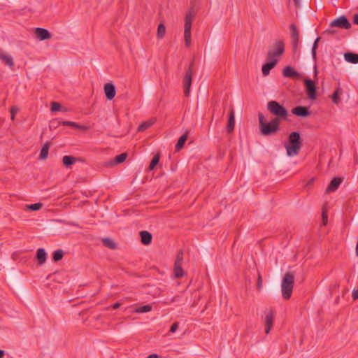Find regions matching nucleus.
Returning a JSON list of instances; mask_svg holds the SVG:
<instances>
[{
  "label": "nucleus",
  "mask_w": 358,
  "mask_h": 358,
  "mask_svg": "<svg viewBox=\"0 0 358 358\" xmlns=\"http://www.w3.org/2000/svg\"><path fill=\"white\" fill-rule=\"evenodd\" d=\"M289 144L285 145L288 156L297 155L301 148L302 143L300 134L297 131H293L288 136Z\"/></svg>",
  "instance_id": "f257e3e1"
},
{
  "label": "nucleus",
  "mask_w": 358,
  "mask_h": 358,
  "mask_svg": "<svg viewBox=\"0 0 358 358\" xmlns=\"http://www.w3.org/2000/svg\"><path fill=\"white\" fill-rule=\"evenodd\" d=\"M259 124L261 132L264 136H268L276 132L279 129L280 122L278 118H273L269 122L265 121L264 116L259 114Z\"/></svg>",
  "instance_id": "f03ea898"
},
{
  "label": "nucleus",
  "mask_w": 358,
  "mask_h": 358,
  "mask_svg": "<svg viewBox=\"0 0 358 358\" xmlns=\"http://www.w3.org/2000/svg\"><path fill=\"white\" fill-rule=\"evenodd\" d=\"M294 273L293 272H287L282 278L281 282L282 296L284 299H290L294 282Z\"/></svg>",
  "instance_id": "7ed1b4c3"
},
{
  "label": "nucleus",
  "mask_w": 358,
  "mask_h": 358,
  "mask_svg": "<svg viewBox=\"0 0 358 358\" xmlns=\"http://www.w3.org/2000/svg\"><path fill=\"white\" fill-rule=\"evenodd\" d=\"M196 15V12L191 9L189 12H187L185 17V25H184V39L185 44L187 47H189L191 45V29L192 22Z\"/></svg>",
  "instance_id": "20e7f679"
},
{
  "label": "nucleus",
  "mask_w": 358,
  "mask_h": 358,
  "mask_svg": "<svg viewBox=\"0 0 358 358\" xmlns=\"http://www.w3.org/2000/svg\"><path fill=\"white\" fill-rule=\"evenodd\" d=\"M267 109L279 122L280 119H286L288 115L287 110L276 101H268Z\"/></svg>",
  "instance_id": "39448f33"
},
{
  "label": "nucleus",
  "mask_w": 358,
  "mask_h": 358,
  "mask_svg": "<svg viewBox=\"0 0 358 358\" xmlns=\"http://www.w3.org/2000/svg\"><path fill=\"white\" fill-rule=\"evenodd\" d=\"M285 52V45L284 43L279 40L275 41L273 45L269 48L268 51L267 52L266 59L267 60H276L277 63L278 62L280 57Z\"/></svg>",
  "instance_id": "423d86ee"
},
{
  "label": "nucleus",
  "mask_w": 358,
  "mask_h": 358,
  "mask_svg": "<svg viewBox=\"0 0 358 358\" xmlns=\"http://www.w3.org/2000/svg\"><path fill=\"white\" fill-rule=\"evenodd\" d=\"M194 62H192L186 69L184 78H183V86L184 93L186 96H189L190 93V87L192 85V76L194 74Z\"/></svg>",
  "instance_id": "0eeeda50"
},
{
  "label": "nucleus",
  "mask_w": 358,
  "mask_h": 358,
  "mask_svg": "<svg viewBox=\"0 0 358 358\" xmlns=\"http://www.w3.org/2000/svg\"><path fill=\"white\" fill-rule=\"evenodd\" d=\"M329 27H338L340 29H348L351 27V24L345 16L341 15L331 21L329 24Z\"/></svg>",
  "instance_id": "6e6552de"
},
{
  "label": "nucleus",
  "mask_w": 358,
  "mask_h": 358,
  "mask_svg": "<svg viewBox=\"0 0 358 358\" xmlns=\"http://www.w3.org/2000/svg\"><path fill=\"white\" fill-rule=\"evenodd\" d=\"M183 261V252L180 250L178 252L174 263V275L176 278H180L184 275V271L182 268Z\"/></svg>",
  "instance_id": "1a4fd4ad"
},
{
  "label": "nucleus",
  "mask_w": 358,
  "mask_h": 358,
  "mask_svg": "<svg viewBox=\"0 0 358 358\" xmlns=\"http://www.w3.org/2000/svg\"><path fill=\"white\" fill-rule=\"evenodd\" d=\"M304 85L306 87L308 97L311 100H315L317 98L315 82L310 79H305Z\"/></svg>",
  "instance_id": "9d476101"
},
{
  "label": "nucleus",
  "mask_w": 358,
  "mask_h": 358,
  "mask_svg": "<svg viewBox=\"0 0 358 358\" xmlns=\"http://www.w3.org/2000/svg\"><path fill=\"white\" fill-rule=\"evenodd\" d=\"M290 31H291V38H292V44L293 47V50L296 52L298 48L299 41V33L297 29L296 26L294 24H292L290 25Z\"/></svg>",
  "instance_id": "9b49d317"
},
{
  "label": "nucleus",
  "mask_w": 358,
  "mask_h": 358,
  "mask_svg": "<svg viewBox=\"0 0 358 358\" xmlns=\"http://www.w3.org/2000/svg\"><path fill=\"white\" fill-rule=\"evenodd\" d=\"M274 317H275V313L273 310H270L264 320V325H265V333L266 334H268L271 331V329L273 327V320H274Z\"/></svg>",
  "instance_id": "f8f14e48"
},
{
  "label": "nucleus",
  "mask_w": 358,
  "mask_h": 358,
  "mask_svg": "<svg viewBox=\"0 0 358 358\" xmlns=\"http://www.w3.org/2000/svg\"><path fill=\"white\" fill-rule=\"evenodd\" d=\"M104 92L107 99L112 100L116 94L115 85L111 83H106L104 85Z\"/></svg>",
  "instance_id": "ddd939ff"
},
{
  "label": "nucleus",
  "mask_w": 358,
  "mask_h": 358,
  "mask_svg": "<svg viewBox=\"0 0 358 358\" xmlns=\"http://www.w3.org/2000/svg\"><path fill=\"white\" fill-rule=\"evenodd\" d=\"M35 34L40 41L47 40L51 38V34L48 30L44 28L38 27L35 29Z\"/></svg>",
  "instance_id": "4468645a"
},
{
  "label": "nucleus",
  "mask_w": 358,
  "mask_h": 358,
  "mask_svg": "<svg viewBox=\"0 0 358 358\" xmlns=\"http://www.w3.org/2000/svg\"><path fill=\"white\" fill-rule=\"evenodd\" d=\"M342 182V179L338 177L334 178L326 189V193L335 192Z\"/></svg>",
  "instance_id": "2eb2a0df"
},
{
  "label": "nucleus",
  "mask_w": 358,
  "mask_h": 358,
  "mask_svg": "<svg viewBox=\"0 0 358 358\" xmlns=\"http://www.w3.org/2000/svg\"><path fill=\"white\" fill-rule=\"evenodd\" d=\"M292 113L298 116L305 117L310 115V112L307 107L305 106H296L292 110Z\"/></svg>",
  "instance_id": "dca6fc26"
},
{
  "label": "nucleus",
  "mask_w": 358,
  "mask_h": 358,
  "mask_svg": "<svg viewBox=\"0 0 358 358\" xmlns=\"http://www.w3.org/2000/svg\"><path fill=\"white\" fill-rule=\"evenodd\" d=\"M268 62L264 64L262 66V74L264 76H266L269 74L270 71L277 64V61L275 59L273 61L268 60Z\"/></svg>",
  "instance_id": "f3484780"
},
{
  "label": "nucleus",
  "mask_w": 358,
  "mask_h": 358,
  "mask_svg": "<svg viewBox=\"0 0 358 358\" xmlns=\"http://www.w3.org/2000/svg\"><path fill=\"white\" fill-rule=\"evenodd\" d=\"M235 126V120H234V110L231 109L229 113V117L228 120V123L226 127V130L227 133H231L233 131Z\"/></svg>",
  "instance_id": "a211bd4d"
},
{
  "label": "nucleus",
  "mask_w": 358,
  "mask_h": 358,
  "mask_svg": "<svg viewBox=\"0 0 358 358\" xmlns=\"http://www.w3.org/2000/svg\"><path fill=\"white\" fill-rule=\"evenodd\" d=\"M283 76L286 78H295L299 76V73L292 66H286L282 71Z\"/></svg>",
  "instance_id": "6ab92c4d"
},
{
  "label": "nucleus",
  "mask_w": 358,
  "mask_h": 358,
  "mask_svg": "<svg viewBox=\"0 0 358 358\" xmlns=\"http://www.w3.org/2000/svg\"><path fill=\"white\" fill-rule=\"evenodd\" d=\"M36 258L38 261V264L42 265L43 264L47 259V253L43 248H39L37 250L36 252Z\"/></svg>",
  "instance_id": "aec40b11"
},
{
  "label": "nucleus",
  "mask_w": 358,
  "mask_h": 358,
  "mask_svg": "<svg viewBox=\"0 0 358 358\" xmlns=\"http://www.w3.org/2000/svg\"><path fill=\"white\" fill-rule=\"evenodd\" d=\"M0 59L10 68L13 69L15 66L13 57L6 54L1 53L0 54Z\"/></svg>",
  "instance_id": "412c9836"
},
{
  "label": "nucleus",
  "mask_w": 358,
  "mask_h": 358,
  "mask_svg": "<svg viewBox=\"0 0 358 358\" xmlns=\"http://www.w3.org/2000/svg\"><path fill=\"white\" fill-rule=\"evenodd\" d=\"M140 236H141V242L144 245H148L151 243L152 236L150 232H148L147 231H142L140 232Z\"/></svg>",
  "instance_id": "4be33fe9"
},
{
  "label": "nucleus",
  "mask_w": 358,
  "mask_h": 358,
  "mask_svg": "<svg viewBox=\"0 0 358 358\" xmlns=\"http://www.w3.org/2000/svg\"><path fill=\"white\" fill-rule=\"evenodd\" d=\"M345 59L351 64H357L358 63V54L352 53V52H347L344 55Z\"/></svg>",
  "instance_id": "5701e85b"
},
{
  "label": "nucleus",
  "mask_w": 358,
  "mask_h": 358,
  "mask_svg": "<svg viewBox=\"0 0 358 358\" xmlns=\"http://www.w3.org/2000/svg\"><path fill=\"white\" fill-rule=\"evenodd\" d=\"M50 145V143H48V142L45 143L43 145V147L41 148V153H40V156H39V159L45 160V159H46L48 158Z\"/></svg>",
  "instance_id": "b1692460"
},
{
  "label": "nucleus",
  "mask_w": 358,
  "mask_h": 358,
  "mask_svg": "<svg viewBox=\"0 0 358 358\" xmlns=\"http://www.w3.org/2000/svg\"><path fill=\"white\" fill-rule=\"evenodd\" d=\"M127 157V154L126 152L122 153L119 155H117L115 158V161H112L109 162L110 166H114L117 164H121L124 162Z\"/></svg>",
  "instance_id": "393cba45"
},
{
  "label": "nucleus",
  "mask_w": 358,
  "mask_h": 358,
  "mask_svg": "<svg viewBox=\"0 0 358 358\" xmlns=\"http://www.w3.org/2000/svg\"><path fill=\"white\" fill-rule=\"evenodd\" d=\"M77 160V158L70 155H65L62 158L63 164L67 167L73 164Z\"/></svg>",
  "instance_id": "a878e982"
},
{
  "label": "nucleus",
  "mask_w": 358,
  "mask_h": 358,
  "mask_svg": "<svg viewBox=\"0 0 358 358\" xmlns=\"http://www.w3.org/2000/svg\"><path fill=\"white\" fill-rule=\"evenodd\" d=\"M187 134H183L182 136H181L176 145V151H179L184 145L185 141H187Z\"/></svg>",
  "instance_id": "bb28decb"
},
{
  "label": "nucleus",
  "mask_w": 358,
  "mask_h": 358,
  "mask_svg": "<svg viewBox=\"0 0 358 358\" xmlns=\"http://www.w3.org/2000/svg\"><path fill=\"white\" fill-rule=\"evenodd\" d=\"M102 243L104 246L106 248H108L110 249L114 250L117 248L115 243L113 241V240L109 238H103L102 239Z\"/></svg>",
  "instance_id": "cd10ccee"
},
{
  "label": "nucleus",
  "mask_w": 358,
  "mask_h": 358,
  "mask_svg": "<svg viewBox=\"0 0 358 358\" xmlns=\"http://www.w3.org/2000/svg\"><path fill=\"white\" fill-rule=\"evenodd\" d=\"M62 124L64 126L71 127H73V128H76V129H83V130H85L86 129L85 127L80 126L78 123H76V122L64 121V122H62Z\"/></svg>",
  "instance_id": "c85d7f7f"
},
{
  "label": "nucleus",
  "mask_w": 358,
  "mask_h": 358,
  "mask_svg": "<svg viewBox=\"0 0 358 358\" xmlns=\"http://www.w3.org/2000/svg\"><path fill=\"white\" fill-rule=\"evenodd\" d=\"M160 159V155L159 153H157L152 158L150 165H149V170L152 171L154 169L155 166L159 163Z\"/></svg>",
  "instance_id": "c756f323"
},
{
  "label": "nucleus",
  "mask_w": 358,
  "mask_h": 358,
  "mask_svg": "<svg viewBox=\"0 0 358 358\" xmlns=\"http://www.w3.org/2000/svg\"><path fill=\"white\" fill-rule=\"evenodd\" d=\"M64 256V252L61 249L55 250L52 254V259L55 262H58L62 259Z\"/></svg>",
  "instance_id": "7c9ffc66"
},
{
  "label": "nucleus",
  "mask_w": 358,
  "mask_h": 358,
  "mask_svg": "<svg viewBox=\"0 0 358 358\" xmlns=\"http://www.w3.org/2000/svg\"><path fill=\"white\" fill-rule=\"evenodd\" d=\"M166 32V27L164 24L161 23L159 24L157 27V38H162L164 36Z\"/></svg>",
  "instance_id": "2f4dec72"
},
{
  "label": "nucleus",
  "mask_w": 358,
  "mask_h": 358,
  "mask_svg": "<svg viewBox=\"0 0 358 358\" xmlns=\"http://www.w3.org/2000/svg\"><path fill=\"white\" fill-rule=\"evenodd\" d=\"M153 124V122L151 121V120H149V121H146V122H144L143 123H141L138 127V131H145V129H148L149 127H150Z\"/></svg>",
  "instance_id": "473e14b6"
},
{
  "label": "nucleus",
  "mask_w": 358,
  "mask_h": 358,
  "mask_svg": "<svg viewBox=\"0 0 358 358\" xmlns=\"http://www.w3.org/2000/svg\"><path fill=\"white\" fill-rule=\"evenodd\" d=\"M151 310H152V306L150 305H143V306L138 307L135 311H136V313H143L150 312Z\"/></svg>",
  "instance_id": "72a5a7b5"
},
{
  "label": "nucleus",
  "mask_w": 358,
  "mask_h": 358,
  "mask_svg": "<svg viewBox=\"0 0 358 358\" xmlns=\"http://www.w3.org/2000/svg\"><path fill=\"white\" fill-rule=\"evenodd\" d=\"M43 206L41 203H36L30 205H27L26 208L30 210L36 211L41 209Z\"/></svg>",
  "instance_id": "f704fd0d"
},
{
  "label": "nucleus",
  "mask_w": 358,
  "mask_h": 358,
  "mask_svg": "<svg viewBox=\"0 0 358 358\" xmlns=\"http://www.w3.org/2000/svg\"><path fill=\"white\" fill-rule=\"evenodd\" d=\"M320 40V37L317 38L313 43V48H312V56L314 59H316V50L317 48V46H318L317 43Z\"/></svg>",
  "instance_id": "c9c22d12"
},
{
  "label": "nucleus",
  "mask_w": 358,
  "mask_h": 358,
  "mask_svg": "<svg viewBox=\"0 0 358 358\" xmlns=\"http://www.w3.org/2000/svg\"><path fill=\"white\" fill-rule=\"evenodd\" d=\"M339 90L340 89L338 88L332 94L331 99L334 103H338L339 101Z\"/></svg>",
  "instance_id": "e433bc0d"
},
{
  "label": "nucleus",
  "mask_w": 358,
  "mask_h": 358,
  "mask_svg": "<svg viewBox=\"0 0 358 358\" xmlns=\"http://www.w3.org/2000/svg\"><path fill=\"white\" fill-rule=\"evenodd\" d=\"M18 108L13 106L10 108V118L12 120H15V114L18 112Z\"/></svg>",
  "instance_id": "4c0bfd02"
},
{
  "label": "nucleus",
  "mask_w": 358,
  "mask_h": 358,
  "mask_svg": "<svg viewBox=\"0 0 358 358\" xmlns=\"http://www.w3.org/2000/svg\"><path fill=\"white\" fill-rule=\"evenodd\" d=\"M61 109V105L57 102H52L51 103V110L58 111Z\"/></svg>",
  "instance_id": "58836bf2"
},
{
  "label": "nucleus",
  "mask_w": 358,
  "mask_h": 358,
  "mask_svg": "<svg viewBox=\"0 0 358 358\" xmlns=\"http://www.w3.org/2000/svg\"><path fill=\"white\" fill-rule=\"evenodd\" d=\"M178 322H174L171 327L170 331L171 333H175L178 328Z\"/></svg>",
  "instance_id": "ea45409f"
},
{
  "label": "nucleus",
  "mask_w": 358,
  "mask_h": 358,
  "mask_svg": "<svg viewBox=\"0 0 358 358\" xmlns=\"http://www.w3.org/2000/svg\"><path fill=\"white\" fill-rule=\"evenodd\" d=\"M322 216L323 224L326 225L327 223V213L323 210Z\"/></svg>",
  "instance_id": "a19ab883"
},
{
  "label": "nucleus",
  "mask_w": 358,
  "mask_h": 358,
  "mask_svg": "<svg viewBox=\"0 0 358 358\" xmlns=\"http://www.w3.org/2000/svg\"><path fill=\"white\" fill-rule=\"evenodd\" d=\"M352 299H353V300L358 299V288L353 289V291H352Z\"/></svg>",
  "instance_id": "79ce46f5"
},
{
  "label": "nucleus",
  "mask_w": 358,
  "mask_h": 358,
  "mask_svg": "<svg viewBox=\"0 0 358 358\" xmlns=\"http://www.w3.org/2000/svg\"><path fill=\"white\" fill-rule=\"evenodd\" d=\"M262 287V278L260 275L258 277L257 280V289H259Z\"/></svg>",
  "instance_id": "37998d69"
},
{
  "label": "nucleus",
  "mask_w": 358,
  "mask_h": 358,
  "mask_svg": "<svg viewBox=\"0 0 358 358\" xmlns=\"http://www.w3.org/2000/svg\"><path fill=\"white\" fill-rule=\"evenodd\" d=\"M353 22L355 24H358V14H355L353 17Z\"/></svg>",
  "instance_id": "c03bdc74"
},
{
  "label": "nucleus",
  "mask_w": 358,
  "mask_h": 358,
  "mask_svg": "<svg viewBox=\"0 0 358 358\" xmlns=\"http://www.w3.org/2000/svg\"><path fill=\"white\" fill-rule=\"evenodd\" d=\"M314 180H315V179H314V178H313L310 179V180L308 181L307 184H306V187H308V186L312 185L313 184V182H314Z\"/></svg>",
  "instance_id": "a18cd8bd"
},
{
  "label": "nucleus",
  "mask_w": 358,
  "mask_h": 358,
  "mask_svg": "<svg viewBox=\"0 0 358 358\" xmlns=\"http://www.w3.org/2000/svg\"><path fill=\"white\" fill-rule=\"evenodd\" d=\"M120 303L117 302V303H114V304L112 306V308H113V309H117V308H118L120 307Z\"/></svg>",
  "instance_id": "49530a36"
},
{
  "label": "nucleus",
  "mask_w": 358,
  "mask_h": 358,
  "mask_svg": "<svg viewBox=\"0 0 358 358\" xmlns=\"http://www.w3.org/2000/svg\"><path fill=\"white\" fill-rule=\"evenodd\" d=\"M326 32L329 34H334L336 33L335 30L330 29H327Z\"/></svg>",
  "instance_id": "de8ad7c7"
},
{
  "label": "nucleus",
  "mask_w": 358,
  "mask_h": 358,
  "mask_svg": "<svg viewBox=\"0 0 358 358\" xmlns=\"http://www.w3.org/2000/svg\"><path fill=\"white\" fill-rule=\"evenodd\" d=\"M158 355L157 354H151L150 355L148 358H158Z\"/></svg>",
  "instance_id": "09e8293b"
},
{
  "label": "nucleus",
  "mask_w": 358,
  "mask_h": 358,
  "mask_svg": "<svg viewBox=\"0 0 358 358\" xmlns=\"http://www.w3.org/2000/svg\"><path fill=\"white\" fill-rule=\"evenodd\" d=\"M4 356V351L0 350V358H3Z\"/></svg>",
  "instance_id": "8fccbe9b"
},
{
  "label": "nucleus",
  "mask_w": 358,
  "mask_h": 358,
  "mask_svg": "<svg viewBox=\"0 0 358 358\" xmlns=\"http://www.w3.org/2000/svg\"><path fill=\"white\" fill-rule=\"evenodd\" d=\"M355 252H356V255L358 256V241H357V245H356Z\"/></svg>",
  "instance_id": "3c124183"
},
{
  "label": "nucleus",
  "mask_w": 358,
  "mask_h": 358,
  "mask_svg": "<svg viewBox=\"0 0 358 358\" xmlns=\"http://www.w3.org/2000/svg\"><path fill=\"white\" fill-rule=\"evenodd\" d=\"M314 73H315V76H317V70L316 66L315 67V72H314Z\"/></svg>",
  "instance_id": "603ef678"
},
{
  "label": "nucleus",
  "mask_w": 358,
  "mask_h": 358,
  "mask_svg": "<svg viewBox=\"0 0 358 358\" xmlns=\"http://www.w3.org/2000/svg\"><path fill=\"white\" fill-rule=\"evenodd\" d=\"M294 2H295V3H296V4H298V3H299V0H294Z\"/></svg>",
  "instance_id": "864d4df0"
}]
</instances>
